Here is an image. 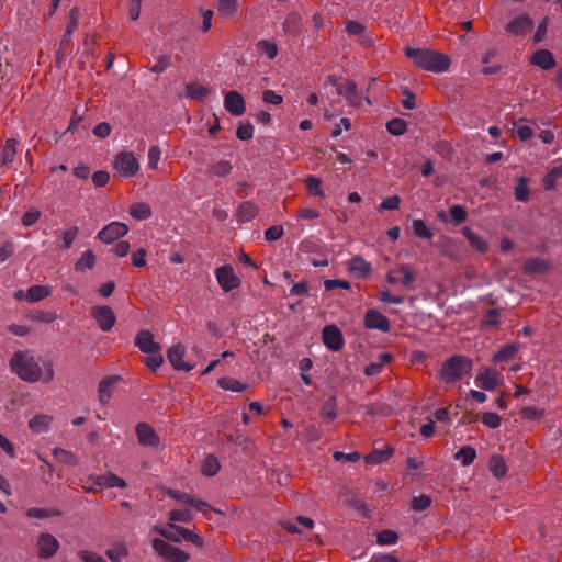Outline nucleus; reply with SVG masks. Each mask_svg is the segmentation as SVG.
I'll return each mask as SVG.
<instances>
[{
	"mask_svg": "<svg viewBox=\"0 0 562 562\" xmlns=\"http://www.w3.org/2000/svg\"><path fill=\"white\" fill-rule=\"evenodd\" d=\"M130 214L137 221L147 220L151 216V209L147 203H133L130 207Z\"/></svg>",
	"mask_w": 562,
	"mask_h": 562,
	"instance_id": "58836bf2",
	"label": "nucleus"
},
{
	"mask_svg": "<svg viewBox=\"0 0 562 562\" xmlns=\"http://www.w3.org/2000/svg\"><path fill=\"white\" fill-rule=\"evenodd\" d=\"M41 218V212L37 209L27 210L22 216V225L25 227H30L34 225Z\"/></svg>",
	"mask_w": 562,
	"mask_h": 562,
	"instance_id": "052dcab7",
	"label": "nucleus"
},
{
	"mask_svg": "<svg viewBox=\"0 0 562 562\" xmlns=\"http://www.w3.org/2000/svg\"><path fill=\"white\" fill-rule=\"evenodd\" d=\"M224 108L234 116H240L246 111L244 97L237 91H228L224 95Z\"/></svg>",
	"mask_w": 562,
	"mask_h": 562,
	"instance_id": "f3484780",
	"label": "nucleus"
},
{
	"mask_svg": "<svg viewBox=\"0 0 562 562\" xmlns=\"http://www.w3.org/2000/svg\"><path fill=\"white\" fill-rule=\"evenodd\" d=\"M148 357L144 360L145 364L153 371L157 370L164 363L161 351L147 353Z\"/></svg>",
	"mask_w": 562,
	"mask_h": 562,
	"instance_id": "bf43d9fd",
	"label": "nucleus"
},
{
	"mask_svg": "<svg viewBox=\"0 0 562 562\" xmlns=\"http://www.w3.org/2000/svg\"><path fill=\"white\" fill-rule=\"evenodd\" d=\"M552 268L549 260L543 258H530L525 261L522 272L525 274H542Z\"/></svg>",
	"mask_w": 562,
	"mask_h": 562,
	"instance_id": "4be33fe9",
	"label": "nucleus"
},
{
	"mask_svg": "<svg viewBox=\"0 0 562 562\" xmlns=\"http://www.w3.org/2000/svg\"><path fill=\"white\" fill-rule=\"evenodd\" d=\"M210 170L215 176L224 177L231 172L232 165H231V162H228L226 160H220V161L214 162L210 167Z\"/></svg>",
	"mask_w": 562,
	"mask_h": 562,
	"instance_id": "4d7b16f0",
	"label": "nucleus"
},
{
	"mask_svg": "<svg viewBox=\"0 0 562 562\" xmlns=\"http://www.w3.org/2000/svg\"><path fill=\"white\" fill-rule=\"evenodd\" d=\"M305 184L308 193L315 196H324V192L321 189L322 180L315 176H308L305 179Z\"/></svg>",
	"mask_w": 562,
	"mask_h": 562,
	"instance_id": "864d4df0",
	"label": "nucleus"
},
{
	"mask_svg": "<svg viewBox=\"0 0 562 562\" xmlns=\"http://www.w3.org/2000/svg\"><path fill=\"white\" fill-rule=\"evenodd\" d=\"M38 557L49 559L56 554L59 549V541L50 533L44 532L37 539Z\"/></svg>",
	"mask_w": 562,
	"mask_h": 562,
	"instance_id": "dca6fc26",
	"label": "nucleus"
},
{
	"mask_svg": "<svg viewBox=\"0 0 562 562\" xmlns=\"http://www.w3.org/2000/svg\"><path fill=\"white\" fill-rule=\"evenodd\" d=\"M113 168L121 177L132 178L138 172L139 165L132 153L123 151L115 156Z\"/></svg>",
	"mask_w": 562,
	"mask_h": 562,
	"instance_id": "423d86ee",
	"label": "nucleus"
},
{
	"mask_svg": "<svg viewBox=\"0 0 562 562\" xmlns=\"http://www.w3.org/2000/svg\"><path fill=\"white\" fill-rule=\"evenodd\" d=\"M488 468L495 477H503L507 472V465L502 456L494 454L491 457Z\"/></svg>",
	"mask_w": 562,
	"mask_h": 562,
	"instance_id": "4c0bfd02",
	"label": "nucleus"
},
{
	"mask_svg": "<svg viewBox=\"0 0 562 562\" xmlns=\"http://www.w3.org/2000/svg\"><path fill=\"white\" fill-rule=\"evenodd\" d=\"M193 519V515L189 509L171 510L169 514L170 521L190 522Z\"/></svg>",
	"mask_w": 562,
	"mask_h": 562,
	"instance_id": "13d9d810",
	"label": "nucleus"
},
{
	"mask_svg": "<svg viewBox=\"0 0 562 562\" xmlns=\"http://www.w3.org/2000/svg\"><path fill=\"white\" fill-rule=\"evenodd\" d=\"M400 204H401V198L398 195H391V196L385 198L381 202V204L379 205V210L380 211H382V210H390V211L398 210Z\"/></svg>",
	"mask_w": 562,
	"mask_h": 562,
	"instance_id": "0e129e2a",
	"label": "nucleus"
},
{
	"mask_svg": "<svg viewBox=\"0 0 562 562\" xmlns=\"http://www.w3.org/2000/svg\"><path fill=\"white\" fill-rule=\"evenodd\" d=\"M462 233H463L464 237L468 239L470 246L474 250H476V251H479L481 254L487 252L488 244L486 243V240L482 236L476 234L470 227H463Z\"/></svg>",
	"mask_w": 562,
	"mask_h": 562,
	"instance_id": "cd10ccee",
	"label": "nucleus"
},
{
	"mask_svg": "<svg viewBox=\"0 0 562 562\" xmlns=\"http://www.w3.org/2000/svg\"><path fill=\"white\" fill-rule=\"evenodd\" d=\"M321 416L328 423H331L337 417V404L335 397L328 398L321 408Z\"/></svg>",
	"mask_w": 562,
	"mask_h": 562,
	"instance_id": "49530a36",
	"label": "nucleus"
},
{
	"mask_svg": "<svg viewBox=\"0 0 562 562\" xmlns=\"http://www.w3.org/2000/svg\"><path fill=\"white\" fill-rule=\"evenodd\" d=\"M529 63L533 66L541 68L542 70H550L555 67V58L549 49H537L529 59Z\"/></svg>",
	"mask_w": 562,
	"mask_h": 562,
	"instance_id": "412c9836",
	"label": "nucleus"
},
{
	"mask_svg": "<svg viewBox=\"0 0 562 562\" xmlns=\"http://www.w3.org/2000/svg\"><path fill=\"white\" fill-rule=\"evenodd\" d=\"M416 279L415 273L406 265H401L392 269L386 274V280L391 284L401 283L403 286L408 288Z\"/></svg>",
	"mask_w": 562,
	"mask_h": 562,
	"instance_id": "4468645a",
	"label": "nucleus"
},
{
	"mask_svg": "<svg viewBox=\"0 0 562 562\" xmlns=\"http://www.w3.org/2000/svg\"><path fill=\"white\" fill-rule=\"evenodd\" d=\"M394 453V449L385 447L384 449H374L364 457V461L369 464H381L387 461Z\"/></svg>",
	"mask_w": 562,
	"mask_h": 562,
	"instance_id": "c756f323",
	"label": "nucleus"
},
{
	"mask_svg": "<svg viewBox=\"0 0 562 562\" xmlns=\"http://www.w3.org/2000/svg\"><path fill=\"white\" fill-rule=\"evenodd\" d=\"M78 555L83 562H106L100 554L89 550H81Z\"/></svg>",
	"mask_w": 562,
	"mask_h": 562,
	"instance_id": "774afa93",
	"label": "nucleus"
},
{
	"mask_svg": "<svg viewBox=\"0 0 562 562\" xmlns=\"http://www.w3.org/2000/svg\"><path fill=\"white\" fill-rule=\"evenodd\" d=\"M19 140L16 138H8L2 147L0 154V161L2 166L11 167L15 160L18 153Z\"/></svg>",
	"mask_w": 562,
	"mask_h": 562,
	"instance_id": "393cba45",
	"label": "nucleus"
},
{
	"mask_svg": "<svg viewBox=\"0 0 562 562\" xmlns=\"http://www.w3.org/2000/svg\"><path fill=\"white\" fill-rule=\"evenodd\" d=\"M406 57L411 58L414 65L423 70L431 72H443L450 66V58L441 53L428 48L405 47Z\"/></svg>",
	"mask_w": 562,
	"mask_h": 562,
	"instance_id": "f257e3e1",
	"label": "nucleus"
},
{
	"mask_svg": "<svg viewBox=\"0 0 562 562\" xmlns=\"http://www.w3.org/2000/svg\"><path fill=\"white\" fill-rule=\"evenodd\" d=\"M209 94L210 90L198 82L186 85V97L189 99L203 101Z\"/></svg>",
	"mask_w": 562,
	"mask_h": 562,
	"instance_id": "7c9ffc66",
	"label": "nucleus"
},
{
	"mask_svg": "<svg viewBox=\"0 0 562 562\" xmlns=\"http://www.w3.org/2000/svg\"><path fill=\"white\" fill-rule=\"evenodd\" d=\"M392 360V355L387 352H383L379 355V361L378 362H371L364 368V374L368 376L376 375L379 374L384 364L389 363Z\"/></svg>",
	"mask_w": 562,
	"mask_h": 562,
	"instance_id": "f704fd0d",
	"label": "nucleus"
},
{
	"mask_svg": "<svg viewBox=\"0 0 562 562\" xmlns=\"http://www.w3.org/2000/svg\"><path fill=\"white\" fill-rule=\"evenodd\" d=\"M259 212L258 206L251 201H245L239 204L237 210V221L241 223H247L254 220Z\"/></svg>",
	"mask_w": 562,
	"mask_h": 562,
	"instance_id": "c85d7f7f",
	"label": "nucleus"
},
{
	"mask_svg": "<svg viewBox=\"0 0 562 562\" xmlns=\"http://www.w3.org/2000/svg\"><path fill=\"white\" fill-rule=\"evenodd\" d=\"M475 382L486 391H494L499 384V374L493 369H485L476 376Z\"/></svg>",
	"mask_w": 562,
	"mask_h": 562,
	"instance_id": "b1692460",
	"label": "nucleus"
},
{
	"mask_svg": "<svg viewBox=\"0 0 562 562\" xmlns=\"http://www.w3.org/2000/svg\"><path fill=\"white\" fill-rule=\"evenodd\" d=\"M475 458L476 451L471 446H463L454 453V459L459 460L463 467L471 465Z\"/></svg>",
	"mask_w": 562,
	"mask_h": 562,
	"instance_id": "e433bc0d",
	"label": "nucleus"
},
{
	"mask_svg": "<svg viewBox=\"0 0 562 562\" xmlns=\"http://www.w3.org/2000/svg\"><path fill=\"white\" fill-rule=\"evenodd\" d=\"M430 504L431 499L427 495L415 496L411 502L412 508L416 512H423L427 509L430 506Z\"/></svg>",
	"mask_w": 562,
	"mask_h": 562,
	"instance_id": "680f3d73",
	"label": "nucleus"
},
{
	"mask_svg": "<svg viewBox=\"0 0 562 562\" xmlns=\"http://www.w3.org/2000/svg\"><path fill=\"white\" fill-rule=\"evenodd\" d=\"M135 346L144 353L161 351L160 345L154 340V335L148 329H143L137 334Z\"/></svg>",
	"mask_w": 562,
	"mask_h": 562,
	"instance_id": "6ab92c4d",
	"label": "nucleus"
},
{
	"mask_svg": "<svg viewBox=\"0 0 562 562\" xmlns=\"http://www.w3.org/2000/svg\"><path fill=\"white\" fill-rule=\"evenodd\" d=\"M135 431L140 446L157 448L160 445L159 436L149 424L138 423Z\"/></svg>",
	"mask_w": 562,
	"mask_h": 562,
	"instance_id": "ddd939ff",
	"label": "nucleus"
},
{
	"mask_svg": "<svg viewBox=\"0 0 562 562\" xmlns=\"http://www.w3.org/2000/svg\"><path fill=\"white\" fill-rule=\"evenodd\" d=\"M216 280L224 292H231L240 285V279L235 274L231 265H225L216 269Z\"/></svg>",
	"mask_w": 562,
	"mask_h": 562,
	"instance_id": "6e6552de",
	"label": "nucleus"
},
{
	"mask_svg": "<svg viewBox=\"0 0 562 562\" xmlns=\"http://www.w3.org/2000/svg\"><path fill=\"white\" fill-rule=\"evenodd\" d=\"M184 353L186 348L181 344H177L168 349L167 358L173 369L188 372L193 369V366L183 361Z\"/></svg>",
	"mask_w": 562,
	"mask_h": 562,
	"instance_id": "a211bd4d",
	"label": "nucleus"
},
{
	"mask_svg": "<svg viewBox=\"0 0 562 562\" xmlns=\"http://www.w3.org/2000/svg\"><path fill=\"white\" fill-rule=\"evenodd\" d=\"M322 340L326 348L334 352L341 350L345 345L342 333L336 325H327L323 328Z\"/></svg>",
	"mask_w": 562,
	"mask_h": 562,
	"instance_id": "1a4fd4ad",
	"label": "nucleus"
},
{
	"mask_svg": "<svg viewBox=\"0 0 562 562\" xmlns=\"http://www.w3.org/2000/svg\"><path fill=\"white\" fill-rule=\"evenodd\" d=\"M236 135L240 140L251 139L254 136V126L250 123L239 124Z\"/></svg>",
	"mask_w": 562,
	"mask_h": 562,
	"instance_id": "69168bd1",
	"label": "nucleus"
},
{
	"mask_svg": "<svg viewBox=\"0 0 562 562\" xmlns=\"http://www.w3.org/2000/svg\"><path fill=\"white\" fill-rule=\"evenodd\" d=\"M412 226L416 236L426 239H430L432 237V233L423 220H414Z\"/></svg>",
	"mask_w": 562,
	"mask_h": 562,
	"instance_id": "6e6d98bb",
	"label": "nucleus"
},
{
	"mask_svg": "<svg viewBox=\"0 0 562 562\" xmlns=\"http://www.w3.org/2000/svg\"><path fill=\"white\" fill-rule=\"evenodd\" d=\"M348 270L353 277L363 279L370 274L371 265L362 257L356 256L348 262Z\"/></svg>",
	"mask_w": 562,
	"mask_h": 562,
	"instance_id": "5701e85b",
	"label": "nucleus"
},
{
	"mask_svg": "<svg viewBox=\"0 0 562 562\" xmlns=\"http://www.w3.org/2000/svg\"><path fill=\"white\" fill-rule=\"evenodd\" d=\"M95 263V256L92 250L88 249L82 252L81 257L75 263V269L78 272H83L88 269H92Z\"/></svg>",
	"mask_w": 562,
	"mask_h": 562,
	"instance_id": "ea45409f",
	"label": "nucleus"
},
{
	"mask_svg": "<svg viewBox=\"0 0 562 562\" xmlns=\"http://www.w3.org/2000/svg\"><path fill=\"white\" fill-rule=\"evenodd\" d=\"M386 130L392 135L401 136L407 131V124L403 119L394 117L386 123Z\"/></svg>",
	"mask_w": 562,
	"mask_h": 562,
	"instance_id": "09e8293b",
	"label": "nucleus"
},
{
	"mask_svg": "<svg viewBox=\"0 0 562 562\" xmlns=\"http://www.w3.org/2000/svg\"><path fill=\"white\" fill-rule=\"evenodd\" d=\"M119 376H109L100 381L98 396L101 404H106L112 396L113 389L119 381Z\"/></svg>",
	"mask_w": 562,
	"mask_h": 562,
	"instance_id": "bb28decb",
	"label": "nucleus"
},
{
	"mask_svg": "<svg viewBox=\"0 0 562 562\" xmlns=\"http://www.w3.org/2000/svg\"><path fill=\"white\" fill-rule=\"evenodd\" d=\"M501 417L496 413L486 412L482 415V423L492 429H495L501 426Z\"/></svg>",
	"mask_w": 562,
	"mask_h": 562,
	"instance_id": "e2e57ef3",
	"label": "nucleus"
},
{
	"mask_svg": "<svg viewBox=\"0 0 562 562\" xmlns=\"http://www.w3.org/2000/svg\"><path fill=\"white\" fill-rule=\"evenodd\" d=\"M217 385L225 390V391H231V392H244L247 390V385L241 383L240 381H238L237 379L235 378H232V376H223L221 379L217 380Z\"/></svg>",
	"mask_w": 562,
	"mask_h": 562,
	"instance_id": "72a5a7b5",
	"label": "nucleus"
},
{
	"mask_svg": "<svg viewBox=\"0 0 562 562\" xmlns=\"http://www.w3.org/2000/svg\"><path fill=\"white\" fill-rule=\"evenodd\" d=\"M515 199L520 202H527L530 196V190L528 188V179L520 177L517 179V186L515 187Z\"/></svg>",
	"mask_w": 562,
	"mask_h": 562,
	"instance_id": "c03bdc74",
	"label": "nucleus"
},
{
	"mask_svg": "<svg viewBox=\"0 0 562 562\" xmlns=\"http://www.w3.org/2000/svg\"><path fill=\"white\" fill-rule=\"evenodd\" d=\"M54 417L47 414H40L29 420V428L33 434L46 432L50 428Z\"/></svg>",
	"mask_w": 562,
	"mask_h": 562,
	"instance_id": "a878e982",
	"label": "nucleus"
},
{
	"mask_svg": "<svg viewBox=\"0 0 562 562\" xmlns=\"http://www.w3.org/2000/svg\"><path fill=\"white\" fill-rule=\"evenodd\" d=\"M257 52L260 55H266L269 59L276 58L279 48L274 42L261 40L256 45Z\"/></svg>",
	"mask_w": 562,
	"mask_h": 562,
	"instance_id": "79ce46f5",
	"label": "nucleus"
},
{
	"mask_svg": "<svg viewBox=\"0 0 562 562\" xmlns=\"http://www.w3.org/2000/svg\"><path fill=\"white\" fill-rule=\"evenodd\" d=\"M325 85H331L336 87V91L339 95L347 99L348 103L352 106H360L362 97L358 91L357 85L351 80L339 81L335 75L327 77Z\"/></svg>",
	"mask_w": 562,
	"mask_h": 562,
	"instance_id": "20e7f679",
	"label": "nucleus"
},
{
	"mask_svg": "<svg viewBox=\"0 0 562 562\" xmlns=\"http://www.w3.org/2000/svg\"><path fill=\"white\" fill-rule=\"evenodd\" d=\"M78 233H79V229H78L77 226H72V227L66 229L63 233V246H64V248L68 249V248L71 247L72 243L77 238Z\"/></svg>",
	"mask_w": 562,
	"mask_h": 562,
	"instance_id": "338daca9",
	"label": "nucleus"
},
{
	"mask_svg": "<svg viewBox=\"0 0 562 562\" xmlns=\"http://www.w3.org/2000/svg\"><path fill=\"white\" fill-rule=\"evenodd\" d=\"M217 11L224 16H233L237 12V0H218Z\"/></svg>",
	"mask_w": 562,
	"mask_h": 562,
	"instance_id": "3c124183",
	"label": "nucleus"
},
{
	"mask_svg": "<svg viewBox=\"0 0 562 562\" xmlns=\"http://www.w3.org/2000/svg\"><path fill=\"white\" fill-rule=\"evenodd\" d=\"M473 362L463 355H456L446 360L440 369V376L447 383H454L470 374Z\"/></svg>",
	"mask_w": 562,
	"mask_h": 562,
	"instance_id": "7ed1b4c3",
	"label": "nucleus"
},
{
	"mask_svg": "<svg viewBox=\"0 0 562 562\" xmlns=\"http://www.w3.org/2000/svg\"><path fill=\"white\" fill-rule=\"evenodd\" d=\"M170 527L173 529V531H169L167 529H158L159 535L172 542H180L181 539H184L186 541H189L196 547L203 546V539L198 533L180 526H173L172 524H170Z\"/></svg>",
	"mask_w": 562,
	"mask_h": 562,
	"instance_id": "0eeeda50",
	"label": "nucleus"
},
{
	"mask_svg": "<svg viewBox=\"0 0 562 562\" xmlns=\"http://www.w3.org/2000/svg\"><path fill=\"white\" fill-rule=\"evenodd\" d=\"M128 233V226L122 222H111L98 233V238L104 244H111Z\"/></svg>",
	"mask_w": 562,
	"mask_h": 562,
	"instance_id": "9b49d317",
	"label": "nucleus"
},
{
	"mask_svg": "<svg viewBox=\"0 0 562 562\" xmlns=\"http://www.w3.org/2000/svg\"><path fill=\"white\" fill-rule=\"evenodd\" d=\"M26 516L29 518H50V517H59L61 516V512L59 509H45V508H37L32 507L26 510Z\"/></svg>",
	"mask_w": 562,
	"mask_h": 562,
	"instance_id": "a18cd8bd",
	"label": "nucleus"
},
{
	"mask_svg": "<svg viewBox=\"0 0 562 562\" xmlns=\"http://www.w3.org/2000/svg\"><path fill=\"white\" fill-rule=\"evenodd\" d=\"M518 351V346L515 344H508L502 347L498 352L493 356V362H503L512 360Z\"/></svg>",
	"mask_w": 562,
	"mask_h": 562,
	"instance_id": "a19ab883",
	"label": "nucleus"
},
{
	"mask_svg": "<svg viewBox=\"0 0 562 562\" xmlns=\"http://www.w3.org/2000/svg\"><path fill=\"white\" fill-rule=\"evenodd\" d=\"M398 540V535L391 530V529H384L380 531L376 536V541L381 546H390L395 544Z\"/></svg>",
	"mask_w": 562,
	"mask_h": 562,
	"instance_id": "603ef678",
	"label": "nucleus"
},
{
	"mask_svg": "<svg viewBox=\"0 0 562 562\" xmlns=\"http://www.w3.org/2000/svg\"><path fill=\"white\" fill-rule=\"evenodd\" d=\"M53 456L56 458L57 461L60 463L70 465V467H77L79 464L78 457L66 449L63 448H54L53 449Z\"/></svg>",
	"mask_w": 562,
	"mask_h": 562,
	"instance_id": "473e14b6",
	"label": "nucleus"
},
{
	"mask_svg": "<svg viewBox=\"0 0 562 562\" xmlns=\"http://www.w3.org/2000/svg\"><path fill=\"white\" fill-rule=\"evenodd\" d=\"M562 178V160L559 161L557 166H554L544 177H543V188L547 191L553 190L555 188V182L558 179Z\"/></svg>",
	"mask_w": 562,
	"mask_h": 562,
	"instance_id": "c9c22d12",
	"label": "nucleus"
},
{
	"mask_svg": "<svg viewBox=\"0 0 562 562\" xmlns=\"http://www.w3.org/2000/svg\"><path fill=\"white\" fill-rule=\"evenodd\" d=\"M52 294V289L47 285H32L26 291V300L29 302H38Z\"/></svg>",
	"mask_w": 562,
	"mask_h": 562,
	"instance_id": "2f4dec72",
	"label": "nucleus"
},
{
	"mask_svg": "<svg viewBox=\"0 0 562 562\" xmlns=\"http://www.w3.org/2000/svg\"><path fill=\"white\" fill-rule=\"evenodd\" d=\"M220 468L221 465L217 458L213 454H209L203 460L201 471L205 476H213L220 471Z\"/></svg>",
	"mask_w": 562,
	"mask_h": 562,
	"instance_id": "37998d69",
	"label": "nucleus"
},
{
	"mask_svg": "<svg viewBox=\"0 0 562 562\" xmlns=\"http://www.w3.org/2000/svg\"><path fill=\"white\" fill-rule=\"evenodd\" d=\"M363 324L368 329H375L382 333H389L391 329V324L387 317L374 308H369L366 312Z\"/></svg>",
	"mask_w": 562,
	"mask_h": 562,
	"instance_id": "9d476101",
	"label": "nucleus"
},
{
	"mask_svg": "<svg viewBox=\"0 0 562 562\" xmlns=\"http://www.w3.org/2000/svg\"><path fill=\"white\" fill-rule=\"evenodd\" d=\"M532 19L527 14H522L509 21L504 29L510 36H524L532 29Z\"/></svg>",
	"mask_w": 562,
	"mask_h": 562,
	"instance_id": "2eb2a0df",
	"label": "nucleus"
},
{
	"mask_svg": "<svg viewBox=\"0 0 562 562\" xmlns=\"http://www.w3.org/2000/svg\"><path fill=\"white\" fill-rule=\"evenodd\" d=\"M80 14H81V11L78 7H74L69 11L68 24H67V29L65 31V37L68 38L77 30V27L79 25Z\"/></svg>",
	"mask_w": 562,
	"mask_h": 562,
	"instance_id": "de8ad7c7",
	"label": "nucleus"
},
{
	"mask_svg": "<svg viewBox=\"0 0 562 562\" xmlns=\"http://www.w3.org/2000/svg\"><path fill=\"white\" fill-rule=\"evenodd\" d=\"M10 368L21 380L35 383L42 378V369L29 352L18 351L10 360Z\"/></svg>",
	"mask_w": 562,
	"mask_h": 562,
	"instance_id": "f03ea898",
	"label": "nucleus"
},
{
	"mask_svg": "<svg viewBox=\"0 0 562 562\" xmlns=\"http://www.w3.org/2000/svg\"><path fill=\"white\" fill-rule=\"evenodd\" d=\"M105 554L112 562H121L123 558L127 557L128 550L125 544L117 543L114 547L108 549Z\"/></svg>",
	"mask_w": 562,
	"mask_h": 562,
	"instance_id": "8fccbe9b",
	"label": "nucleus"
},
{
	"mask_svg": "<svg viewBox=\"0 0 562 562\" xmlns=\"http://www.w3.org/2000/svg\"><path fill=\"white\" fill-rule=\"evenodd\" d=\"M90 479L93 481L95 486L101 488H112V487H119V488H125L127 486V483L124 479L117 476L114 473H105L101 475H91Z\"/></svg>",
	"mask_w": 562,
	"mask_h": 562,
	"instance_id": "aec40b11",
	"label": "nucleus"
},
{
	"mask_svg": "<svg viewBox=\"0 0 562 562\" xmlns=\"http://www.w3.org/2000/svg\"><path fill=\"white\" fill-rule=\"evenodd\" d=\"M153 549L164 562H187L190 554L182 549L175 547L162 539L153 540Z\"/></svg>",
	"mask_w": 562,
	"mask_h": 562,
	"instance_id": "39448f33",
	"label": "nucleus"
},
{
	"mask_svg": "<svg viewBox=\"0 0 562 562\" xmlns=\"http://www.w3.org/2000/svg\"><path fill=\"white\" fill-rule=\"evenodd\" d=\"M91 315L95 319L99 328L103 331H109L116 321L113 310L106 305L92 307Z\"/></svg>",
	"mask_w": 562,
	"mask_h": 562,
	"instance_id": "f8f14e48",
	"label": "nucleus"
},
{
	"mask_svg": "<svg viewBox=\"0 0 562 562\" xmlns=\"http://www.w3.org/2000/svg\"><path fill=\"white\" fill-rule=\"evenodd\" d=\"M449 214L456 225L463 223L468 217L465 209L459 204L451 205L449 207Z\"/></svg>",
	"mask_w": 562,
	"mask_h": 562,
	"instance_id": "5fc2aeb1",
	"label": "nucleus"
}]
</instances>
